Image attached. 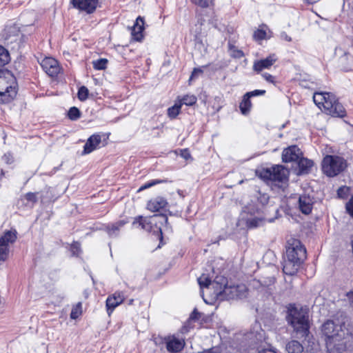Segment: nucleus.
I'll return each mask as SVG.
<instances>
[{"label": "nucleus", "mask_w": 353, "mask_h": 353, "mask_svg": "<svg viewBox=\"0 0 353 353\" xmlns=\"http://www.w3.org/2000/svg\"><path fill=\"white\" fill-rule=\"evenodd\" d=\"M167 205V201L163 197H157L151 199L147 204V208L151 212H158L164 208Z\"/></svg>", "instance_id": "5701e85b"}, {"label": "nucleus", "mask_w": 353, "mask_h": 353, "mask_svg": "<svg viewBox=\"0 0 353 353\" xmlns=\"http://www.w3.org/2000/svg\"><path fill=\"white\" fill-rule=\"evenodd\" d=\"M157 222L166 223L168 217L164 214H154L149 218L139 216L133 221L132 224L134 227H141V229L150 232L152 230V225Z\"/></svg>", "instance_id": "1a4fd4ad"}, {"label": "nucleus", "mask_w": 353, "mask_h": 353, "mask_svg": "<svg viewBox=\"0 0 353 353\" xmlns=\"http://www.w3.org/2000/svg\"><path fill=\"white\" fill-rule=\"evenodd\" d=\"M181 103H175L174 105L168 109V116L173 119H175L181 111Z\"/></svg>", "instance_id": "c85d7f7f"}, {"label": "nucleus", "mask_w": 353, "mask_h": 353, "mask_svg": "<svg viewBox=\"0 0 353 353\" xmlns=\"http://www.w3.org/2000/svg\"><path fill=\"white\" fill-rule=\"evenodd\" d=\"M247 288L245 285H225L222 295L228 300L242 299L246 296Z\"/></svg>", "instance_id": "f8f14e48"}, {"label": "nucleus", "mask_w": 353, "mask_h": 353, "mask_svg": "<svg viewBox=\"0 0 353 353\" xmlns=\"http://www.w3.org/2000/svg\"><path fill=\"white\" fill-rule=\"evenodd\" d=\"M105 143V135L94 134L90 136L84 145V153L89 154L94 150L104 146Z\"/></svg>", "instance_id": "ddd939ff"}, {"label": "nucleus", "mask_w": 353, "mask_h": 353, "mask_svg": "<svg viewBox=\"0 0 353 353\" xmlns=\"http://www.w3.org/2000/svg\"><path fill=\"white\" fill-rule=\"evenodd\" d=\"M262 77L268 81L272 83H274V77L269 73H263Z\"/></svg>", "instance_id": "de8ad7c7"}, {"label": "nucleus", "mask_w": 353, "mask_h": 353, "mask_svg": "<svg viewBox=\"0 0 353 353\" xmlns=\"http://www.w3.org/2000/svg\"><path fill=\"white\" fill-rule=\"evenodd\" d=\"M346 166L347 163L341 156H325L322 161V170L330 177L338 175Z\"/></svg>", "instance_id": "0eeeda50"}, {"label": "nucleus", "mask_w": 353, "mask_h": 353, "mask_svg": "<svg viewBox=\"0 0 353 353\" xmlns=\"http://www.w3.org/2000/svg\"><path fill=\"white\" fill-rule=\"evenodd\" d=\"M10 61L8 51L0 45V66L5 65Z\"/></svg>", "instance_id": "c756f323"}, {"label": "nucleus", "mask_w": 353, "mask_h": 353, "mask_svg": "<svg viewBox=\"0 0 353 353\" xmlns=\"http://www.w3.org/2000/svg\"><path fill=\"white\" fill-rule=\"evenodd\" d=\"M143 18L140 16L138 17L132 30V35L136 41H140L143 37Z\"/></svg>", "instance_id": "4be33fe9"}, {"label": "nucleus", "mask_w": 353, "mask_h": 353, "mask_svg": "<svg viewBox=\"0 0 353 353\" xmlns=\"http://www.w3.org/2000/svg\"><path fill=\"white\" fill-rule=\"evenodd\" d=\"M277 59L276 54H272L265 59L255 61L253 64V70L259 73L264 69H269Z\"/></svg>", "instance_id": "f3484780"}, {"label": "nucleus", "mask_w": 353, "mask_h": 353, "mask_svg": "<svg viewBox=\"0 0 353 353\" xmlns=\"http://www.w3.org/2000/svg\"><path fill=\"white\" fill-rule=\"evenodd\" d=\"M265 93V90H255L252 92H248L245 93L250 99L252 97L259 96V95H263Z\"/></svg>", "instance_id": "79ce46f5"}, {"label": "nucleus", "mask_w": 353, "mask_h": 353, "mask_svg": "<svg viewBox=\"0 0 353 353\" xmlns=\"http://www.w3.org/2000/svg\"><path fill=\"white\" fill-rule=\"evenodd\" d=\"M259 353H276L274 350L272 349H263L259 352Z\"/></svg>", "instance_id": "603ef678"}, {"label": "nucleus", "mask_w": 353, "mask_h": 353, "mask_svg": "<svg viewBox=\"0 0 353 353\" xmlns=\"http://www.w3.org/2000/svg\"><path fill=\"white\" fill-rule=\"evenodd\" d=\"M282 159L283 162H292L296 165L299 169V174L307 173L314 164L312 160L303 156H282Z\"/></svg>", "instance_id": "9b49d317"}, {"label": "nucleus", "mask_w": 353, "mask_h": 353, "mask_svg": "<svg viewBox=\"0 0 353 353\" xmlns=\"http://www.w3.org/2000/svg\"><path fill=\"white\" fill-rule=\"evenodd\" d=\"M81 303H78L74 307H72L70 318L72 319H77L81 314Z\"/></svg>", "instance_id": "c9c22d12"}, {"label": "nucleus", "mask_w": 353, "mask_h": 353, "mask_svg": "<svg viewBox=\"0 0 353 353\" xmlns=\"http://www.w3.org/2000/svg\"><path fill=\"white\" fill-rule=\"evenodd\" d=\"M251 108L252 103L250 101V99L246 94H244V96L243 97L242 101L240 103L239 105L241 112L243 115H247L249 114Z\"/></svg>", "instance_id": "393cba45"}, {"label": "nucleus", "mask_w": 353, "mask_h": 353, "mask_svg": "<svg viewBox=\"0 0 353 353\" xmlns=\"http://www.w3.org/2000/svg\"><path fill=\"white\" fill-rule=\"evenodd\" d=\"M132 302H133V300H132V299L130 300V301H129V304H132Z\"/></svg>", "instance_id": "bf43d9fd"}, {"label": "nucleus", "mask_w": 353, "mask_h": 353, "mask_svg": "<svg viewBox=\"0 0 353 353\" xmlns=\"http://www.w3.org/2000/svg\"><path fill=\"white\" fill-rule=\"evenodd\" d=\"M68 115L70 119L75 121L81 117V112L77 108L72 107L70 108Z\"/></svg>", "instance_id": "72a5a7b5"}, {"label": "nucleus", "mask_w": 353, "mask_h": 353, "mask_svg": "<svg viewBox=\"0 0 353 353\" xmlns=\"http://www.w3.org/2000/svg\"><path fill=\"white\" fill-rule=\"evenodd\" d=\"M280 37L281 39L288 42L292 41V38L290 36H288L285 32H282L280 34Z\"/></svg>", "instance_id": "09e8293b"}, {"label": "nucleus", "mask_w": 353, "mask_h": 353, "mask_svg": "<svg viewBox=\"0 0 353 353\" xmlns=\"http://www.w3.org/2000/svg\"><path fill=\"white\" fill-rule=\"evenodd\" d=\"M303 152L301 150V149L295 145H290L284 149L282 154H303Z\"/></svg>", "instance_id": "2f4dec72"}, {"label": "nucleus", "mask_w": 353, "mask_h": 353, "mask_svg": "<svg viewBox=\"0 0 353 353\" xmlns=\"http://www.w3.org/2000/svg\"><path fill=\"white\" fill-rule=\"evenodd\" d=\"M182 157L184 158L185 161H188L189 159H192V156L185 155V156H182Z\"/></svg>", "instance_id": "6e6d98bb"}, {"label": "nucleus", "mask_w": 353, "mask_h": 353, "mask_svg": "<svg viewBox=\"0 0 353 353\" xmlns=\"http://www.w3.org/2000/svg\"><path fill=\"white\" fill-rule=\"evenodd\" d=\"M6 31L10 33V27H8L6 29Z\"/></svg>", "instance_id": "13d9d810"}, {"label": "nucleus", "mask_w": 353, "mask_h": 353, "mask_svg": "<svg viewBox=\"0 0 353 353\" xmlns=\"http://www.w3.org/2000/svg\"><path fill=\"white\" fill-rule=\"evenodd\" d=\"M99 0H71L73 6L88 14L92 13L97 8Z\"/></svg>", "instance_id": "2eb2a0df"}, {"label": "nucleus", "mask_w": 353, "mask_h": 353, "mask_svg": "<svg viewBox=\"0 0 353 353\" xmlns=\"http://www.w3.org/2000/svg\"><path fill=\"white\" fill-rule=\"evenodd\" d=\"M313 199L308 195H300L299 198V208L302 213L309 214L312 210Z\"/></svg>", "instance_id": "aec40b11"}, {"label": "nucleus", "mask_w": 353, "mask_h": 353, "mask_svg": "<svg viewBox=\"0 0 353 353\" xmlns=\"http://www.w3.org/2000/svg\"><path fill=\"white\" fill-rule=\"evenodd\" d=\"M196 101H197L196 97L194 95L187 94V95L183 96L181 99H179L178 103H181V106L183 104L188 105V106H191V105H193L194 104H195Z\"/></svg>", "instance_id": "bb28decb"}, {"label": "nucleus", "mask_w": 353, "mask_h": 353, "mask_svg": "<svg viewBox=\"0 0 353 353\" xmlns=\"http://www.w3.org/2000/svg\"><path fill=\"white\" fill-rule=\"evenodd\" d=\"M14 76L7 70H0V101L10 102L17 94Z\"/></svg>", "instance_id": "39448f33"}, {"label": "nucleus", "mask_w": 353, "mask_h": 353, "mask_svg": "<svg viewBox=\"0 0 353 353\" xmlns=\"http://www.w3.org/2000/svg\"><path fill=\"white\" fill-rule=\"evenodd\" d=\"M71 251L73 255H79L81 252L80 244L78 242H74L71 245Z\"/></svg>", "instance_id": "c03bdc74"}, {"label": "nucleus", "mask_w": 353, "mask_h": 353, "mask_svg": "<svg viewBox=\"0 0 353 353\" xmlns=\"http://www.w3.org/2000/svg\"><path fill=\"white\" fill-rule=\"evenodd\" d=\"M203 73V70L200 68H194L192 72L190 80L196 78L199 74Z\"/></svg>", "instance_id": "49530a36"}, {"label": "nucleus", "mask_w": 353, "mask_h": 353, "mask_svg": "<svg viewBox=\"0 0 353 353\" xmlns=\"http://www.w3.org/2000/svg\"><path fill=\"white\" fill-rule=\"evenodd\" d=\"M228 49L230 55L235 59H240L244 57V53L242 50L236 48L233 44L231 43H228Z\"/></svg>", "instance_id": "cd10ccee"}, {"label": "nucleus", "mask_w": 353, "mask_h": 353, "mask_svg": "<svg viewBox=\"0 0 353 353\" xmlns=\"http://www.w3.org/2000/svg\"><path fill=\"white\" fill-rule=\"evenodd\" d=\"M322 332L326 336V347L330 353L345 352V333L341 326L335 325L332 321H327L323 325Z\"/></svg>", "instance_id": "f257e3e1"}, {"label": "nucleus", "mask_w": 353, "mask_h": 353, "mask_svg": "<svg viewBox=\"0 0 353 353\" xmlns=\"http://www.w3.org/2000/svg\"><path fill=\"white\" fill-rule=\"evenodd\" d=\"M16 239L17 232L15 230H8L0 238V261L7 260L9 255L10 245L14 243Z\"/></svg>", "instance_id": "9d476101"}, {"label": "nucleus", "mask_w": 353, "mask_h": 353, "mask_svg": "<svg viewBox=\"0 0 353 353\" xmlns=\"http://www.w3.org/2000/svg\"><path fill=\"white\" fill-rule=\"evenodd\" d=\"M3 161L8 164H11L14 161V159L12 156H4Z\"/></svg>", "instance_id": "8fccbe9b"}, {"label": "nucleus", "mask_w": 353, "mask_h": 353, "mask_svg": "<svg viewBox=\"0 0 353 353\" xmlns=\"http://www.w3.org/2000/svg\"><path fill=\"white\" fill-rule=\"evenodd\" d=\"M125 224L124 221H119L107 227V232L110 236H116L118 234V231L120 228Z\"/></svg>", "instance_id": "a878e982"}, {"label": "nucleus", "mask_w": 353, "mask_h": 353, "mask_svg": "<svg viewBox=\"0 0 353 353\" xmlns=\"http://www.w3.org/2000/svg\"><path fill=\"white\" fill-rule=\"evenodd\" d=\"M313 101L327 114L341 118L346 116L343 105L338 101L336 96L330 92H316L314 94Z\"/></svg>", "instance_id": "7ed1b4c3"}, {"label": "nucleus", "mask_w": 353, "mask_h": 353, "mask_svg": "<svg viewBox=\"0 0 353 353\" xmlns=\"http://www.w3.org/2000/svg\"><path fill=\"white\" fill-rule=\"evenodd\" d=\"M159 230L161 233V229L160 228H159Z\"/></svg>", "instance_id": "680f3d73"}, {"label": "nucleus", "mask_w": 353, "mask_h": 353, "mask_svg": "<svg viewBox=\"0 0 353 353\" xmlns=\"http://www.w3.org/2000/svg\"><path fill=\"white\" fill-rule=\"evenodd\" d=\"M275 212H277V209L276 208H274L273 209Z\"/></svg>", "instance_id": "052dcab7"}, {"label": "nucleus", "mask_w": 353, "mask_h": 353, "mask_svg": "<svg viewBox=\"0 0 353 353\" xmlns=\"http://www.w3.org/2000/svg\"><path fill=\"white\" fill-rule=\"evenodd\" d=\"M167 181H168L167 180H158V179L151 180L150 181H149V182L145 183L144 185H143L142 186H141L139 189V191H141L143 190L149 188L154 185H157V184H159L161 183H165Z\"/></svg>", "instance_id": "e433bc0d"}, {"label": "nucleus", "mask_w": 353, "mask_h": 353, "mask_svg": "<svg viewBox=\"0 0 353 353\" xmlns=\"http://www.w3.org/2000/svg\"><path fill=\"white\" fill-rule=\"evenodd\" d=\"M165 341L168 351L172 352H178L181 351L185 345L183 340L177 339L174 336H168L165 339Z\"/></svg>", "instance_id": "a211bd4d"}, {"label": "nucleus", "mask_w": 353, "mask_h": 353, "mask_svg": "<svg viewBox=\"0 0 353 353\" xmlns=\"http://www.w3.org/2000/svg\"><path fill=\"white\" fill-rule=\"evenodd\" d=\"M257 199L260 203L263 206L268 204L269 201V196L266 193H261L260 191L257 193Z\"/></svg>", "instance_id": "4c0bfd02"}, {"label": "nucleus", "mask_w": 353, "mask_h": 353, "mask_svg": "<svg viewBox=\"0 0 353 353\" xmlns=\"http://www.w3.org/2000/svg\"><path fill=\"white\" fill-rule=\"evenodd\" d=\"M346 210L347 213L353 218V195L346 204Z\"/></svg>", "instance_id": "37998d69"}, {"label": "nucleus", "mask_w": 353, "mask_h": 353, "mask_svg": "<svg viewBox=\"0 0 353 353\" xmlns=\"http://www.w3.org/2000/svg\"><path fill=\"white\" fill-rule=\"evenodd\" d=\"M4 176V172L3 170H1L0 173V180L2 179V177Z\"/></svg>", "instance_id": "4d7b16f0"}, {"label": "nucleus", "mask_w": 353, "mask_h": 353, "mask_svg": "<svg viewBox=\"0 0 353 353\" xmlns=\"http://www.w3.org/2000/svg\"><path fill=\"white\" fill-rule=\"evenodd\" d=\"M108 60L106 59H99L92 61L93 68L95 70H104L107 67Z\"/></svg>", "instance_id": "473e14b6"}, {"label": "nucleus", "mask_w": 353, "mask_h": 353, "mask_svg": "<svg viewBox=\"0 0 353 353\" xmlns=\"http://www.w3.org/2000/svg\"><path fill=\"white\" fill-rule=\"evenodd\" d=\"M256 174L272 186L284 189L288 182L289 170L283 165L256 170Z\"/></svg>", "instance_id": "20e7f679"}, {"label": "nucleus", "mask_w": 353, "mask_h": 353, "mask_svg": "<svg viewBox=\"0 0 353 353\" xmlns=\"http://www.w3.org/2000/svg\"><path fill=\"white\" fill-rule=\"evenodd\" d=\"M285 257L288 259L294 258V261L303 262L306 258V250L297 239H292L288 242Z\"/></svg>", "instance_id": "6e6552de"}, {"label": "nucleus", "mask_w": 353, "mask_h": 353, "mask_svg": "<svg viewBox=\"0 0 353 353\" xmlns=\"http://www.w3.org/2000/svg\"><path fill=\"white\" fill-rule=\"evenodd\" d=\"M124 301V296L122 292H116L113 294L109 296L106 299L105 306L107 312L109 316L111 315L113 310Z\"/></svg>", "instance_id": "dca6fc26"}, {"label": "nucleus", "mask_w": 353, "mask_h": 353, "mask_svg": "<svg viewBox=\"0 0 353 353\" xmlns=\"http://www.w3.org/2000/svg\"><path fill=\"white\" fill-rule=\"evenodd\" d=\"M241 217L245 221L248 228H255L263 224L265 220L268 219L272 221V219L267 217L266 212H261V210L256 208L254 205L245 206L242 212Z\"/></svg>", "instance_id": "423d86ee"}, {"label": "nucleus", "mask_w": 353, "mask_h": 353, "mask_svg": "<svg viewBox=\"0 0 353 353\" xmlns=\"http://www.w3.org/2000/svg\"><path fill=\"white\" fill-rule=\"evenodd\" d=\"M285 350L288 353H301L303 347L299 341L292 340L287 343Z\"/></svg>", "instance_id": "b1692460"}, {"label": "nucleus", "mask_w": 353, "mask_h": 353, "mask_svg": "<svg viewBox=\"0 0 353 353\" xmlns=\"http://www.w3.org/2000/svg\"><path fill=\"white\" fill-rule=\"evenodd\" d=\"M287 320L293 327V332L296 338H305L308 335L310 332V320L307 308L302 307L290 308L288 311Z\"/></svg>", "instance_id": "f03ea898"}, {"label": "nucleus", "mask_w": 353, "mask_h": 353, "mask_svg": "<svg viewBox=\"0 0 353 353\" xmlns=\"http://www.w3.org/2000/svg\"><path fill=\"white\" fill-rule=\"evenodd\" d=\"M253 37L256 40L264 39L266 37V32L263 30H257L254 32Z\"/></svg>", "instance_id": "58836bf2"}, {"label": "nucleus", "mask_w": 353, "mask_h": 353, "mask_svg": "<svg viewBox=\"0 0 353 353\" xmlns=\"http://www.w3.org/2000/svg\"><path fill=\"white\" fill-rule=\"evenodd\" d=\"M276 279L274 276H262L258 281H254V286L257 288L259 284L263 288H267L269 293H272V287L275 283Z\"/></svg>", "instance_id": "412c9836"}, {"label": "nucleus", "mask_w": 353, "mask_h": 353, "mask_svg": "<svg viewBox=\"0 0 353 353\" xmlns=\"http://www.w3.org/2000/svg\"><path fill=\"white\" fill-rule=\"evenodd\" d=\"M202 353H216V352L214 350V349H210V350L204 351Z\"/></svg>", "instance_id": "5fc2aeb1"}, {"label": "nucleus", "mask_w": 353, "mask_h": 353, "mask_svg": "<svg viewBox=\"0 0 353 353\" xmlns=\"http://www.w3.org/2000/svg\"><path fill=\"white\" fill-rule=\"evenodd\" d=\"M198 283L201 289L204 288H208L210 285L213 284L211 279L205 274H202L199 278H198Z\"/></svg>", "instance_id": "7c9ffc66"}, {"label": "nucleus", "mask_w": 353, "mask_h": 353, "mask_svg": "<svg viewBox=\"0 0 353 353\" xmlns=\"http://www.w3.org/2000/svg\"><path fill=\"white\" fill-rule=\"evenodd\" d=\"M301 262L294 261V258L288 259L285 256L283 265V272L288 275H294L296 273Z\"/></svg>", "instance_id": "6ab92c4d"}, {"label": "nucleus", "mask_w": 353, "mask_h": 353, "mask_svg": "<svg viewBox=\"0 0 353 353\" xmlns=\"http://www.w3.org/2000/svg\"><path fill=\"white\" fill-rule=\"evenodd\" d=\"M347 296L351 304L353 305V291L347 293Z\"/></svg>", "instance_id": "864d4df0"}, {"label": "nucleus", "mask_w": 353, "mask_h": 353, "mask_svg": "<svg viewBox=\"0 0 353 353\" xmlns=\"http://www.w3.org/2000/svg\"><path fill=\"white\" fill-rule=\"evenodd\" d=\"M349 188L346 186L341 187L337 190V194L339 198H345L348 194Z\"/></svg>", "instance_id": "ea45409f"}, {"label": "nucleus", "mask_w": 353, "mask_h": 353, "mask_svg": "<svg viewBox=\"0 0 353 353\" xmlns=\"http://www.w3.org/2000/svg\"><path fill=\"white\" fill-rule=\"evenodd\" d=\"M192 2L202 8H207L210 6L212 0H192Z\"/></svg>", "instance_id": "a19ab883"}, {"label": "nucleus", "mask_w": 353, "mask_h": 353, "mask_svg": "<svg viewBox=\"0 0 353 353\" xmlns=\"http://www.w3.org/2000/svg\"><path fill=\"white\" fill-rule=\"evenodd\" d=\"M199 313L196 311V310H194L192 314H190V319L196 320L199 319Z\"/></svg>", "instance_id": "3c124183"}, {"label": "nucleus", "mask_w": 353, "mask_h": 353, "mask_svg": "<svg viewBox=\"0 0 353 353\" xmlns=\"http://www.w3.org/2000/svg\"><path fill=\"white\" fill-rule=\"evenodd\" d=\"M89 90L85 86H81L78 91V98L80 101H84L88 97Z\"/></svg>", "instance_id": "f704fd0d"}, {"label": "nucleus", "mask_w": 353, "mask_h": 353, "mask_svg": "<svg viewBox=\"0 0 353 353\" xmlns=\"http://www.w3.org/2000/svg\"><path fill=\"white\" fill-rule=\"evenodd\" d=\"M25 198L27 201L32 203H36L37 201V196L36 193L28 192L26 194Z\"/></svg>", "instance_id": "a18cd8bd"}, {"label": "nucleus", "mask_w": 353, "mask_h": 353, "mask_svg": "<svg viewBox=\"0 0 353 353\" xmlns=\"http://www.w3.org/2000/svg\"><path fill=\"white\" fill-rule=\"evenodd\" d=\"M43 70L50 77L57 75L60 71L58 61L52 57H46L41 62Z\"/></svg>", "instance_id": "4468645a"}]
</instances>
